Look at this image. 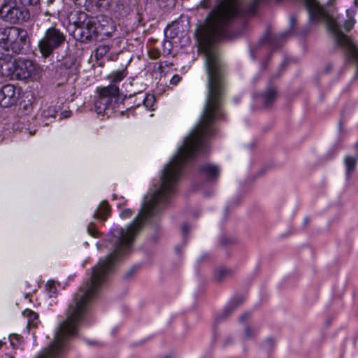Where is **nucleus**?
Listing matches in <instances>:
<instances>
[{
  "label": "nucleus",
  "instance_id": "obj_11",
  "mask_svg": "<svg viewBox=\"0 0 358 358\" xmlns=\"http://www.w3.org/2000/svg\"><path fill=\"white\" fill-rule=\"evenodd\" d=\"M99 31L105 35L110 36L115 31V24L114 22L108 17H102V21L99 20Z\"/></svg>",
  "mask_w": 358,
  "mask_h": 358
},
{
  "label": "nucleus",
  "instance_id": "obj_32",
  "mask_svg": "<svg viewBox=\"0 0 358 358\" xmlns=\"http://www.w3.org/2000/svg\"><path fill=\"white\" fill-rule=\"evenodd\" d=\"M274 345H275V341L271 338H268L264 343V348L266 350H268L272 349L273 347L274 346Z\"/></svg>",
  "mask_w": 358,
  "mask_h": 358
},
{
  "label": "nucleus",
  "instance_id": "obj_35",
  "mask_svg": "<svg viewBox=\"0 0 358 358\" xmlns=\"http://www.w3.org/2000/svg\"><path fill=\"white\" fill-rule=\"evenodd\" d=\"M20 3L25 5L36 6L40 0H20Z\"/></svg>",
  "mask_w": 358,
  "mask_h": 358
},
{
  "label": "nucleus",
  "instance_id": "obj_19",
  "mask_svg": "<svg viewBox=\"0 0 358 358\" xmlns=\"http://www.w3.org/2000/svg\"><path fill=\"white\" fill-rule=\"evenodd\" d=\"M276 96V90L274 88L268 90L263 95L264 103L266 106H269L270 104L275 99Z\"/></svg>",
  "mask_w": 358,
  "mask_h": 358
},
{
  "label": "nucleus",
  "instance_id": "obj_10",
  "mask_svg": "<svg viewBox=\"0 0 358 358\" xmlns=\"http://www.w3.org/2000/svg\"><path fill=\"white\" fill-rule=\"evenodd\" d=\"M130 92L129 96L131 97L132 95L137 96V99H138V102L136 104V107L140 106L141 104L143 106L150 110H154V105L155 102V98L154 95L150 94H143L142 90H139L137 92L131 90H128Z\"/></svg>",
  "mask_w": 358,
  "mask_h": 358
},
{
  "label": "nucleus",
  "instance_id": "obj_3",
  "mask_svg": "<svg viewBox=\"0 0 358 358\" xmlns=\"http://www.w3.org/2000/svg\"><path fill=\"white\" fill-rule=\"evenodd\" d=\"M41 69L34 61L19 57L13 62L8 60L0 65V74L12 80H36L39 78Z\"/></svg>",
  "mask_w": 358,
  "mask_h": 358
},
{
  "label": "nucleus",
  "instance_id": "obj_49",
  "mask_svg": "<svg viewBox=\"0 0 358 358\" xmlns=\"http://www.w3.org/2000/svg\"><path fill=\"white\" fill-rule=\"evenodd\" d=\"M220 244L221 245H224V238H223L222 236H221V237L220 238Z\"/></svg>",
  "mask_w": 358,
  "mask_h": 358
},
{
  "label": "nucleus",
  "instance_id": "obj_38",
  "mask_svg": "<svg viewBox=\"0 0 358 358\" xmlns=\"http://www.w3.org/2000/svg\"><path fill=\"white\" fill-rule=\"evenodd\" d=\"M180 80H181V77L178 74H175L171 78L170 83L172 85H176L178 83H180Z\"/></svg>",
  "mask_w": 358,
  "mask_h": 358
},
{
  "label": "nucleus",
  "instance_id": "obj_41",
  "mask_svg": "<svg viewBox=\"0 0 358 358\" xmlns=\"http://www.w3.org/2000/svg\"><path fill=\"white\" fill-rule=\"evenodd\" d=\"M19 336L17 335H14V336H10V344L12 345H14V341H18L19 340Z\"/></svg>",
  "mask_w": 358,
  "mask_h": 358
},
{
  "label": "nucleus",
  "instance_id": "obj_18",
  "mask_svg": "<svg viewBox=\"0 0 358 358\" xmlns=\"http://www.w3.org/2000/svg\"><path fill=\"white\" fill-rule=\"evenodd\" d=\"M127 75L126 70L122 69L111 73L109 78L112 82L110 85H115L122 81Z\"/></svg>",
  "mask_w": 358,
  "mask_h": 358
},
{
  "label": "nucleus",
  "instance_id": "obj_28",
  "mask_svg": "<svg viewBox=\"0 0 358 358\" xmlns=\"http://www.w3.org/2000/svg\"><path fill=\"white\" fill-rule=\"evenodd\" d=\"M133 214V210L131 208H124L120 213V217L122 219H127L130 217Z\"/></svg>",
  "mask_w": 358,
  "mask_h": 358
},
{
  "label": "nucleus",
  "instance_id": "obj_30",
  "mask_svg": "<svg viewBox=\"0 0 358 358\" xmlns=\"http://www.w3.org/2000/svg\"><path fill=\"white\" fill-rule=\"evenodd\" d=\"M87 229L88 234L90 236H92L93 237H97V236L99 234V231L92 223H91L88 225Z\"/></svg>",
  "mask_w": 358,
  "mask_h": 358
},
{
  "label": "nucleus",
  "instance_id": "obj_42",
  "mask_svg": "<svg viewBox=\"0 0 358 358\" xmlns=\"http://www.w3.org/2000/svg\"><path fill=\"white\" fill-rule=\"evenodd\" d=\"M294 23H295V18L294 17H292L289 20L290 29H291L289 31H291L293 29Z\"/></svg>",
  "mask_w": 358,
  "mask_h": 358
},
{
  "label": "nucleus",
  "instance_id": "obj_14",
  "mask_svg": "<svg viewBox=\"0 0 358 358\" xmlns=\"http://www.w3.org/2000/svg\"><path fill=\"white\" fill-rule=\"evenodd\" d=\"M357 157L348 155L344 158V164L345 168V178L348 181L352 173L355 170L357 166Z\"/></svg>",
  "mask_w": 358,
  "mask_h": 358
},
{
  "label": "nucleus",
  "instance_id": "obj_25",
  "mask_svg": "<svg viewBox=\"0 0 358 358\" xmlns=\"http://www.w3.org/2000/svg\"><path fill=\"white\" fill-rule=\"evenodd\" d=\"M96 6L103 8L104 9H107L110 5L112 0H92Z\"/></svg>",
  "mask_w": 358,
  "mask_h": 358
},
{
  "label": "nucleus",
  "instance_id": "obj_26",
  "mask_svg": "<svg viewBox=\"0 0 358 358\" xmlns=\"http://www.w3.org/2000/svg\"><path fill=\"white\" fill-rule=\"evenodd\" d=\"M356 22L355 19L353 17H349L344 23V29L346 31H350L354 27Z\"/></svg>",
  "mask_w": 358,
  "mask_h": 358
},
{
  "label": "nucleus",
  "instance_id": "obj_50",
  "mask_svg": "<svg viewBox=\"0 0 358 358\" xmlns=\"http://www.w3.org/2000/svg\"><path fill=\"white\" fill-rule=\"evenodd\" d=\"M124 203H119L117 204V208H122V206H123V204H124Z\"/></svg>",
  "mask_w": 358,
  "mask_h": 358
},
{
  "label": "nucleus",
  "instance_id": "obj_27",
  "mask_svg": "<svg viewBox=\"0 0 358 358\" xmlns=\"http://www.w3.org/2000/svg\"><path fill=\"white\" fill-rule=\"evenodd\" d=\"M57 111L52 107H49L47 110H44L42 113V116L44 117H55Z\"/></svg>",
  "mask_w": 358,
  "mask_h": 358
},
{
  "label": "nucleus",
  "instance_id": "obj_45",
  "mask_svg": "<svg viewBox=\"0 0 358 358\" xmlns=\"http://www.w3.org/2000/svg\"><path fill=\"white\" fill-rule=\"evenodd\" d=\"M353 3H354V8L353 9L352 8V11L353 13H355L356 9H357V4H358V0H353Z\"/></svg>",
  "mask_w": 358,
  "mask_h": 358
},
{
  "label": "nucleus",
  "instance_id": "obj_6",
  "mask_svg": "<svg viewBox=\"0 0 358 358\" xmlns=\"http://www.w3.org/2000/svg\"><path fill=\"white\" fill-rule=\"evenodd\" d=\"M1 41L6 45L7 52L11 48L14 53L19 54L24 48L28 38L26 30L16 27L3 28L0 34Z\"/></svg>",
  "mask_w": 358,
  "mask_h": 358
},
{
  "label": "nucleus",
  "instance_id": "obj_43",
  "mask_svg": "<svg viewBox=\"0 0 358 358\" xmlns=\"http://www.w3.org/2000/svg\"><path fill=\"white\" fill-rule=\"evenodd\" d=\"M61 115L63 117L67 118V117H70L71 112L70 111H63Z\"/></svg>",
  "mask_w": 358,
  "mask_h": 358
},
{
  "label": "nucleus",
  "instance_id": "obj_23",
  "mask_svg": "<svg viewBox=\"0 0 358 358\" xmlns=\"http://www.w3.org/2000/svg\"><path fill=\"white\" fill-rule=\"evenodd\" d=\"M50 297H55L57 295V287L53 282L48 281L46 285Z\"/></svg>",
  "mask_w": 358,
  "mask_h": 358
},
{
  "label": "nucleus",
  "instance_id": "obj_2",
  "mask_svg": "<svg viewBox=\"0 0 358 358\" xmlns=\"http://www.w3.org/2000/svg\"><path fill=\"white\" fill-rule=\"evenodd\" d=\"M100 287H79L67 310L66 319L58 327L55 341L37 358H59L69 348L71 338L77 335L78 325L83 322L98 295Z\"/></svg>",
  "mask_w": 358,
  "mask_h": 358
},
{
  "label": "nucleus",
  "instance_id": "obj_52",
  "mask_svg": "<svg viewBox=\"0 0 358 358\" xmlns=\"http://www.w3.org/2000/svg\"><path fill=\"white\" fill-rule=\"evenodd\" d=\"M224 37H225V41L227 40V29H225V35H224Z\"/></svg>",
  "mask_w": 358,
  "mask_h": 358
},
{
  "label": "nucleus",
  "instance_id": "obj_48",
  "mask_svg": "<svg viewBox=\"0 0 358 358\" xmlns=\"http://www.w3.org/2000/svg\"><path fill=\"white\" fill-rule=\"evenodd\" d=\"M309 222V218L308 217H305L304 220H303V226H306L308 224Z\"/></svg>",
  "mask_w": 358,
  "mask_h": 358
},
{
  "label": "nucleus",
  "instance_id": "obj_44",
  "mask_svg": "<svg viewBox=\"0 0 358 358\" xmlns=\"http://www.w3.org/2000/svg\"><path fill=\"white\" fill-rule=\"evenodd\" d=\"M182 250V246L180 245H178L176 246V248H175V250H176V253L178 255L181 252Z\"/></svg>",
  "mask_w": 358,
  "mask_h": 358
},
{
  "label": "nucleus",
  "instance_id": "obj_53",
  "mask_svg": "<svg viewBox=\"0 0 358 358\" xmlns=\"http://www.w3.org/2000/svg\"><path fill=\"white\" fill-rule=\"evenodd\" d=\"M164 358H171V355H166Z\"/></svg>",
  "mask_w": 358,
  "mask_h": 358
},
{
  "label": "nucleus",
  "instance_id": "obj_56",
  "mask_svg": "<svg viewBox=\"0 0 358 358\" xmlns=\"http://www.w3.org/2000/svg\"><path fill=\"white\" fill-rule=\"evenodd\" d=\"M12 358H13V357H12Z\"/></svg>",
  "mask_w": 358,
  "mask_h": 358
},
{
  "label": "nucleus",
  "instance_id": "obj_46",
  "mask_svg": "<svg viewBox=\"0 0 358 358\" xmlns=\"http://www.w3.org/2000/svg\"><path fill=\"white\" fill-rule=\"evenodd\" d=\"M287 33H285V34H279V35L276 36H275V38H276L277 40H280V39H281V38H285V37L286 36V35H287Z\"/></svg>",
  "mask_w": 358,
  "mask_h": 358
},
{
  "label": "nucleus",
  "instance_id": "obj_21",
  "mask_svg": "<svg viewBox=\"0 0 358 358\" xmlns=\"http://www.w3.org/2000/svg\"><path fill=\"white\" fill-rule=\"evenodd\" d=\"M238 243V238L232 234L225 235V247H232Z\"/></svg>",
  "mask_w": 358,
  "mask_h": 358
},
{
  "label": "nucleus",
  "instance_id": "obj_39",
  "mask_svg": "<svg viewBox=\"0 0 358 358\" xmlns=\"http://www.w3.org/2000/svg\"><path fill=\"white\" fill-rule=\"evenodd\" d=\"M209 257V255L206 252L202 253L201 256L197 259L196 264H199L205 259H208Z\"/></svg>",
  "mask_w": 358,
  "mask_h": 358
},
{
  "label": "nucleus",
  "instance_id": "obj_24",
  "mask_svg": "<svg viewBox=\"0 0 358 358\" xmlns=\"http://www.w3.org/2000/svg\"><path fill=\"white\" fill-rule=\"evenodd\" d=\"M256 332L250 327L246 326L244 330V338L245 339H252L255 336Z\"/></svg>",
  "mask_w": 358,
  "mask_h": 358
},
{
  "label": "nucleus",
  "instance_id": "obj_29",
  "mask_svg": "<svg viewBox=\"0 0 358 358\" xmlns=\"http://www.w3.org/2000/svg\"><path fill=\"white\" fill-rule=\"evenodd\" d=\"M214 278L215 280H217L218 282L222 281V280L224 279V268H223L220 267L215 272Z\"/></svg>",
  "mask_w": 358,
  "mask_h": 358
},
{
  "label": "nucleus",
  "instance_id": "obj_40",
  "mask_svg": "<svg viewBox=\"0 0 358 358\" xmlns=\"http://www.w3.org/2000/svg\"><path fill=\"white\" fill-rule=\"evenodd\" d=\"M19 336L17 335H14V336H10V344L12 345H14V341H18L19 340Z\"/></svg>",
  "mask_w": 358,
  "mask_h": 358
},
{
  "label": "nucleus",
  "instance_id": "obj_17",
  "mask_svg": "<svg viewBox=\"0 0 358 358\" xmlns=\"http://www.w3.org/2000/svg\"><path fill=\"white\" fill-rule=\"evenodd\" d=\"M23 315L27 317V327H36L38 322V315L30 309L23 311Z\"/></svg>",
  "mask_w": 358,
  "mask_h": 358
},
{
  "label": "nucleus",
  "instance_id": "obj_54",
  "mask_svg": "<svg viewBox=\"0 0 358 358\" xmlns=\"http://www.w3.org/2000/svg\"><path fill=\"white\" fill-rule=\"evenodd\" d=\"M29 133L31 135H33L35 133V131H30Z\"/></svg>",
  "mask_w": 358,
  "mask_h": 358
},
{
  "label": "nucleus",
  "instance_id": "obj_47",
  "mask_svg": "<svg viewBox=\"0 0 358 358\" xmlns=\"http://www.w3.org/2000/svg\"><path fill=\"white\" fill-rule=\"evenodd\" d=\"M56 0H47L46 4L48 6H50Z\"/></svg>",
  "mask_w": 358,
  "mask_h": 358
},
{
  "label": "nucleus",
  "instance_id": "obj_8",
  "mask_svg": "<svg viewBox=\"0 0 358 358\" xmlns=\"http://www.w3.org/2000/svg\"><path fill=\"white\" fill-rule=\"evenodd\" d=\"M20 92L13 85L7 84L0 90V105L7 108L15 105L19 99Z\"/></svg>",
  "mask_w": 358,
  "mask_h": 358
},
{
  "label": "nucleus",
  "instance_id": "obj_15",
  "mask_svg": "<svg viewBox=\"0 0 358 358\" xmlns=\"http://www.w3.org/2000/svg\"><path fill=\"white\" fill-rule=\"evenodd\" d=\"M244 301V297L241 294L234 295L228 303V306L225 308V316L234 311Z\"/></svg>",
  "mask_w": 358,
  "mask_h": 358
},
{
  "label": "nucleus",
  "instance_id": "obj_16",
  "mask_svg": "<svg viewBox=\"0 0 358 358\" xmlns=\"http://www.w3.org/2000/svg\"><path fill=\"white\" fill-rule=\"evenodd\" d=\"M224 322V314L222 313H218L214 320L213 325V340L215 341L217 337L221 333L222 326Z\"/></svg>",
  "mask_w": 358,
  "mask_h": 358
},
{
  "label": "nucleus",
  "instance_id": "obj_7",
  "mask_svg": "<svg viewBox=\"0 0 358 358\" xmlns=\"http://www.w3.org/2000/svg\"><path fill=\"white\" fill-rule=\"evenodd\" d=\"M119 87L115 85H109L100 90L98 96L94 101V108L97 114L103 115L107 110H113L118 100Z\"/></svg>",
  "mask_w": 358,
  "mask_h": 358
},
{
  "label": "nucleus",
  "instance_id": "obj_12",
  "mask_svg": "<svg viewBox=\"0 0 358 358\" xmlns=\"http://www.w3.org/2000/svg\"><path fill=\"white\" fill-rule=\"evenodd\" d=\"M201 176L206 177L208 180H213L218 177L219 171L216 166L211 164H204L199 169Z\"/></svg>",
  "mask_w": 358,
  "mask_h": 358
},
{
  "label": "nucleus",
  "instance_id": "obj_13",
  "mask_svg": "<svg viewBox=\"0 0 358 358\" xmlns=\"http://www.w3.org/2000/svg\"><path fill=\"white\" fill-rule=\"evenodd\" d=\"M110 215V208L108 203H100L93 213L95 219L105 221Z\"/></svg>",
  "mask_w": 358,
  "mask_h": 358
},
{
  "label": "nucleus",
  "instance_id": "obj_31",
  "mask_svg": "<svg viewBox=\"0 0 358 358\" xmlns=\"http://www.w3.org/2000/svg\"><path fill=\"white\" fill-rule=\"evenodd\" d=\"M190 227L187 223H184L182 226V233L183 236V241L185 243H187V236L189 231Z\"/></svg>",
  "mask_w": 358,
  "mask_h": 358
},
{
  "label": "nucleus",
  "instance_id": "obj_51",
  "mask_svg": "<svg viewBox=\"0 0 358 358\" xmlns=\"http://www.w3.org/2000/svg\"><path fill=\"white\" fill-rule=\"evenodd\" d=\"M355 150H356V152L357 153V158H358V143L355 145Z\"/></svg>",
  "mask_w": 358,
  "mask_h": 358
},
{
  "label": "nucleus",
  "instance_id": "obj_1",
  "mask_svg": "<svg viewBox=\"0 0 358 358\" xmlns=\"http://www.w3.org/2000/svg\"><path fill=\"white\" fill-rule=\"evenodd\" d=\"M195 36L204 55L207 76L208 94L203 113L199 122L160 171L159 179L152 180L143 201H168L175 199L185 165L208 150L207 138L216 132L224 94V0H217L204 22L196 30Z\"/></svg>",
  "mask_w": 358,
  "mask_h": 358
},
{
  "label": "nucleus",
  "instance_id": "obj_4",
  "mask_svg": "<svg viewBox=\"0 0 358 358\" xmlns=\"http://www.w3.org/2000/svg\"><path fill=\"white\" fill-rule=\"evenodd\" d=\"M66 34L56 26L48 28L38 40V48L45 58L50 57L55 50L66 42Z\"/></svg>",
  "mask_w": 358,
  "mask_h": 358
},
{
  "label": "nucleus",
  "instance_id": "obj_33",
  "mask_svg": "<svg viewBox=\"0 0 358 358\" xmlns=\"http://www.w3.org/2000/svg\"><path fill=\"white\" fill-rule=\"evenodd\" d=\"M235 273H236V268H234V267H231V268L225 267V278L232 277L234 275Z\"/></svg>",
  "mask_w": 358,
  "mask_h": 358
},
{
  "label": "nucleus",
  "instance_id": "obj_9",
  "mask_svg": "<svg viewBox=\"0 0 358 358\" xmlns=\"http://www.w3.org/2000/svg\"><path fill=\"white\" fill-rule=\"evenodd\" d=\"M79 29H80L82 37L86 40L92 39L94 36H96L99 32V28L94 18L85 20Z\"/></svg>",
  "mask_w": 358,
  "mask_h": 358
},
{
  "label": "nucleus",
  "instance_id": "obj_20",
  "mask_svg": "<svg viewBox=\"0 0 358 358\" xmlns=\"http://www.w3.org/2000/svg\"><path fill=\"white\" fill-rule=\"evenodd\" d=\"M110 50V46L102 44L99 45L95 51V57L97 59L102 58Z\"/></svg>",
  "mask_w": 358,
  "mask_h": 358
},
{
  "label": "nucleus",
  "instance_id": "obj_34",
  "mask_svg": "<svg viewBox=\"0 0 358 358\" xmlns=\"http://www.w3.org/2000/svg\"><path fill=\"white\" fill-rule=\"evenodd\" d=\"M250 317V313L246 312L243 313L240 317H238V322L240 323H243L245 321H247Z\"/></svg>",
  "mask_w": 358,
  "mask_h": 358
},
{
  "label": "nucleus",
  "instance_id": "obj_55",
  "mask_svg": "<svg viewBox=\"0 0 358 358\" xmlns=\"http://www.w3.org/2000/svg\"><path fill=\"white\" fill-rule=\"evenodd\" d=\"M88 343H89L90 345H92V343H92V342H88Z\"/></svg>",
  "mask_w": 358,
  "mask_h": 358
},
{
  "label": "nucleus",
  "instance_id": "obj_37",
  "mask_svg": "<svg viewBox=\"0 0 358 358\" xmlns=\"http://www.w3.org/2000/svg\"><path fill=\"white\" fill-rule=\"evenodd\" d=\"M211 6V2L210 0H202L199 3V7L206 9L210 8Z\"/></svg>",
  "mask_w": 358,
  "mask_h": 358
},
{
  "label": "nucleus",
  "instance_id": "obj_22",
  "mask_svg": "<svg viewBox=\"0 0 358 358\" xmlns=\"http://www.w3.org/2000/svg\"><path fill=\"white\" fill-rule=\"evenodd\" d=\"M161 236L160 228L158 225L155 226L153 233L151 234L149 240L152 243H156Z\"/></svg>",
  "mask_w": 358,
  "mask_h": 358
},
{
  "label": "nucleus",
  "instance_id": "obj_5",
  "mask_svg": "<svg viewBox=\"0 0 358 358\" xmlns=\"http://www.w3.org/2000/svg\"><path fill=\"white\" fill-rule=\"evenodd\" d=\"M29 17L28 9L16 0H4L0 7V18L6 22L20 24L27 22Z\"/></svg>",
  "mask_w": 358,
  "mask_h": 358
},
{
  "label": "nucleus",
  "instance_id": "obj_36",
  "mask_svg": "<svg viewBox=\"0 0 358 358\" xmlns=\"http://www.w3.org/2000/svg\"><path fill=\"white\" fill-rule=\"evenodd\" d=\"M137 268V266H132L124 275V279H129L130 278L134 273L135 272V271L136 270Z\"/></svg>",
  "mask_w": 358,
  "mask_h": 358
}]
</instances>
